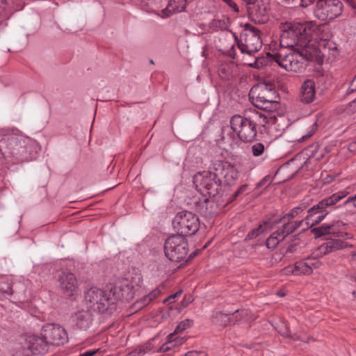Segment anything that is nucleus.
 <instances>
[{
	"label": "nucleus",
	"instance_id": "obj_43",
	"mask_svg": "<svg viewBox=\"0 0 356 356\" xmlns=\"http://www.w3.org/2000/svg\"><path fill=\"white\" fill-rule=\"evenodd\" d=\"M248 189V185L246 184H244L243 186H241L238 190L237 191H236L235 194H234V197L236 198L238 196H239L240 195H241L242 193H243L245 191H246Z\"/></svg>",
	"mask_w": 356,
	"mask_h": 356
},
{
	"label": "nucleus",
	"instance_id": "obj_27",
	"mask_svg": "<svg viewBox=\"0 0 356 356\" xmlns=\"http://www.w3.org/2000/svg\"><path fill=\"white\" fill-rule=\"evenodd\" d=\"M76 324L81 329H86L92 322V316L89 312H81L76 314Z\"/></svg>",
	"mask_w": 356,
	"mask_h": 356
},
{
	"label": "nucleus",
	"instance_id": "obj_10",
	"mask_svg": "<svg viewBox=\"0 0 356 356\" xmlns=\"http://www.w3.org/2000/svg\"><path fill=\"white\" fill-rule=\"evenodd\" d=\"M164 250L169 260L178 262L185 258L188 252V242L181 234H172L165 242Z\"/></svg>",
	"mask_w": 356,
	"mask_h": 356
},
{
	"label": "nucleus",
	"instance_id": "obj_50",
	"mask_svg": "<svg viewBox=\"0 0 356 356\" xmlns=\"http://www.w3.org/2000/svg\"><path fill=\"white\" fill-rule=\"evenodd\" d=\"M264 181H265V179H263L261 181H259V182L258 183L257 186H258V187H260V186H263V185H264Z\"/></svg>",
	"mask_w": 356,
	"mask_h": 356
},
{
	"label": "nucleus",
	"instance_id": "obj_34",
	"mask_svg": "<svg viewBox=\"0 0 356 356\" xmlns=\"http://www.w3.org/2000/svg\"><path fill=\"white\" fill-rule=\"evenodd\" d=\"M228 19H213L210 23V26L216 30L226 29L227 28Z\"/></svg>",
	"mask_w": 356,
	"mask_h": 356
},
{
	"label": "nucleus",
	"instance_id": "obj_39",
	"mask_svg": "<svg viewBox=\"0 0 356 356\" xmlns=\"http://www.w3.org/2000/svg\"><path fill=\"white\" fill-rule=\"evenodd\" d=\"M104 352H105L104 350H102V348H97V349L87 350V351L84 352L83 353L81 354L79 356H93L98 353H103Z\"/></svg>",
	"mask_w": 356,
	"mask_h": 356
},
{
	"label": "nucleus",
	"instance_id": "obj_7",
	"mask_svg": "<svg viewBox=\"0 0 356 356\" xmlns=\"http://www.w3.org/2000/svg\"><path fill=\"white\" fill-rule=\"evenodd\" d=\"M85 300L88 307L98 312H105L109 307L114 305L110 290L92 287L87 291L85 295Z\"/></svg>",
	"mask_w": 356,
	"mask_h": 356
},
{
	"label": "nucleus",
	"instance_id": "obj_24",
	"mask_svg": "<svg viewBox=\"0 0 356 356\" xmlns=\"http://www.w3.org/2000/svg\"><path fill=\"white\" fill-rule=\"evenodd\" d=\"M263 113H258L256 114L255 125L263 127L265 129L271 127V118H273V111L269 110H263Z\"/></svg>",
	"mask_w": 356,
	"mask_h": 356
},
{
	"label": "nucleus",
	"instance_id": "obj_12",
	"mask_svg": "<svg viewBox=\"0 0 356 356\" xmlns=\"http://www.w3.org/2000/svg\"><path fill=\"white\" fill-rule=\"evenodd\" d=\"M230 126L238 138L243 142H251L257 136L255 123L248 118L241 115H234L230 120Z\"/></svg>",
	"mask_w": 356,
	"mask_h": 356
},
{
	"label": "nucleus",
	"instance_id": "obj_3",
	"mask_svg": "<svg viewBox=\"0 0 356 356\" xmlns=\"http://www.w3.org/2000/svg\"><path fill=\"white\" fill-rule=\"evenodd\" d=\"M280 44H309L316 33L306 24L285 22L280 24Z\"/></svg>",
	"mask_w": 356,
	"mask_h": 356
},
{
	"label": "nucleus",
	"instance_id": "obj_57",
	"mask_svg": "<svg viewBox=\"0 0 356 356\" xmlns=\"http://www.w3.org/2000/svg\"><path fill=\"white\" fill-rule=\"evenodd\" d=\"M353 294L356 296V292H354Z\"/></svg>",
	"mask_w": 356,
	"mask_h": 356
},
{
	"label": "nucleus",
	"instance_id": "obj_19",
	"mask_svg": "<svg viewBox=\"0 0 356 356\" xmlns=\"http://www.w3.org/2000/svg\"><path fill=\"white\" fill-rule=\"evenodd\" d=\"M316 97V83L312 79L305 80L300 89L299 98L304 104H310Z\"/></svg>",
	"mask_w": 356,
	"mask_h": 356
},
{
	"label": "nucleus",
	"instance_id": "obj_25",
	"mask_svg": "<svg viewBox=\"0 0 356 356\" xmlns=\"http://www.w3.org/2000/svg\"><path fill=\"white\" fill-rule=\"evenodd\" d=\"M177 333L172 332L167 337V340L164 343H163V348L162 350L168 352L170 350V344L172 343H174L177 347L182 345L185 339L184 337H181L177 336Z\"/></svg>",
	"mask_w": 356,
	"mask_h": 356
},
{
	"label": "nucleus",
	"instance_id": "obj_35",
	"mask_svg": "<svg viewBox=\"0 0 356 356\" xmlns=\"http://www.w3.org/2000/svg\"><path fill=\"white\" fill-rule=\"evenodd\" d=\"M191 325V322L189 320H185L181 321L175 328L174 332L180 333L185 330L186 328L189 327Z\"/></svg>",
	"mask_w": 356,
	"mask_h": 356
},
{
	"label": "nucleus",
	"instance_id": "obj_4",
	"mask_svg": "<svg viewBox=\"0 0 356 356\" xmlns=\"http://www.w3.org/2000/svg\"><path fill=\"white\" fill-rule=\"evenodd\" d=\"M252 104L261 109L276 111L279 107V96L271 83H262L253 86L249 93Z\"/></svg>",
	"mask_w": 356,
	"mask_h": 356
},
{
	"label": "nucleus",
	"instance_id": "obj_23",
	"mask_svg": "<svg viewBox=\"0 0 356 356\" xmlns=\"http://www.w3.org/2000/svg\"><path fill=\"white\" fill-rule=\"evenodd\" d=\"M187 0H169L168 6L162 10L165 17H169L174 13H181L185 10Z\"/></svg>",
	"mask_w": 356,
	"mask_h": 356
},
{
	"label": "nucleus",
	"instance_id": "obj_31",
	"mask_svg": "<svg viewBox=\"0 0 356 356\" xmlns=\"http://www.w3.org/2000/svg\"><path fill=\"white\" fill-rule=\"evenodd\" d=\"M269 223L268 222H264L263 224L260 225L257 229H254L252 230L249 234H248V237L249 238H254L261 234L264 233L269 229Z\"/></svg>",
	"mask_w": 356,
	"mask_h": 356
},
{
	"label": "nucleus",
	"instance_id": "obj_46",
	"mask_svg": "<svg viewBox=\"0 0 356 356\" xmlns=\"http://www.w3.org/2000/svg\"><path fill=\"white\" fill-rule=\"evenodd\" d=\"M314 1L315 0H300V6L302 7H307L314 3Z\"/></svg>",
	"mask_w": 356,
	"mask_h": 356
},
{
	"label": "nucleus",
	"instance_id": "obj_32",
	"mask_svg": "<svg viewBox=\"0 0 356 356\" xmlns=\"http://www.w3.org/2000/svg\"><path fill=\"white\" fill-rule=\"evenodd\" d=\"M266 147L261 143H257L251 146V153L254 157H259L264 155Z\"/></svg>",
	"mask_w": 356,
	"mask_h": 356
},
{
	"label": "nucleus",
	"instance_id": "obj_22",
	"mask_svg": "<svg viewBox=\"0 0 356 356\" xmlns=\"http://www.w3.org/2000/svg\"><path fill=\"white\" fill-rule=\"evenodd\" d=\"M240 70L234 63L228 62L221 63L218 69L219 76L222 79L231 80L239 74Z\"/></svg>",
	"mask_w": 356,
	"mask_h": 356
},
{
	"label": "nucleus",
	"instance_id": "obj_33",
	"mask_svg": "<svg viewBox=\"0 0 356 356\" xmlns=\"http://www.w3.org/2000/svg\"><path fill=\"white\" fill-rule=\"evenodd\" d=\"M160 294H161V291L158 289H156L152 291L150 293H149V294H147L143 299H141V300H140L141 304L143 306L148 305L153 300H154L155 298L159 297L160 296Z\"/></svg>",
	"mask_w": 356,
	"mask_h": 356
},
{
	"label": "nucleus",
	"instance_id": "obj_2",
	"mask_svg": "<svg viewBox=\"0 0 356 356\" xmlns=\"http://www.w3.org/2000/svg\"><path fill=\"white\" fill-rule=\"evenodd\" d=\"M347 194L348 193L346 191H339L327 198L322 200L307 211V216L304 220L299 221L286 220L283 222V227L279 229L280 232H284L286 237L298 228L302 227V230H305L314 226L323 220L331 211L332 207L344 198Z\"/></svg>",
	"mask_w": 356,
	"mask_h": 356
},
{
	"label": "nucleus",
	"instance_id": "obj_56",
	"mask_svg": "<svg viewBox=\"0 0 356 356\" xmlns=\"http://www.w3.org/2000/svg\"><path fill=\"white\" fill-rule=\"evenodd\" d=\"M294 339H295V340H296V339H300L298 338V337H296L294 338Z\"/></svg>",
	"mask_w": 356,
	"mask_h": 356
},
{
	"label": "nucleus",
	"instance_id": "obj_41",
	"mask_svg": "<svg viewBox=\"0 0 356 356\" xmlns=\"http://www.w3.org/2000/svg\"><path fill=\"white\" fill-rule=\"evenodd\" d=\"M181 293V291H179L175 293V294L170 296L168 298L165 300V302H168L170 304L174 302L175 301V298L179 296Z\"/></svg>",
	"mask_w": 356,
	"mask_h": 356
},
{
	"label": "nucleus",
	"instance_id": "obj_17",
	"mask_svg": "<svg viewBox=\"0 0 356 356\" xmlns=\"http://www.w3.org/2000/svg\"><path fill=\"white\" fill-rule=\"evenodd\" d=\"M213 168L216 171L220 170L224 183L228 185L234 184L239 177V170L236 164L218 162L214 164Z\"/></svg>",
	"mask_w": 356,
	"mask_h": 356
},
{
	"label": "nucleus",
	"instance_id": "obj_38",
	"mask_svg": "<svg viewBox=\"0 0 356 356\" xmlns=\"http://www.w3.org/2000/svg\"><path fill=\"white\" fill-rule=\"evenodd\" d=\"M283 273L284 275H296V264L293 266H288L285 267L283 270Z\"/></svg>",
	"mask_w": 356,
	"mask_h": 356
},
{
	"label": "nucleus",
	"instance_id": "obj_21",
	"mask_svg": "<svg viewBox=\"0 0 356 356\" xmlns=\"http://www.w3.org/2000/svg\"><path fill=\"white\" fill-rule=\"evenodd\" d=\"M296 266V275H309L321 266V262L314 257H308L297 261Z\"/></svg>",
	"mask_w": 356,
	"mask_h": 356
},
{
	"label": "nucleus",
	"instance_id": "obj_36",
	"mask_svg": "<svg viewBox=\"0 0 356 356\" xmlns=\"http://www.w3.org/2000/svg\"><path fill=\"white\" fill-rule=\"evenodd\" d=\"M318 253H317V255H324L327 253H330L332 252V250L330 248V246L329 245L328 241L326 243H323L319 248H318Z\"/></svg>",
	"mask_w": 356,
	"mask_h": 356
},
{
	"label": "nucleus",
	"instance_id": "obj_11",
	"mask_svg": "<svg viewBox=\"0 0 356 356\" xmlns=\"http://www.w3.org/2000/svg\"><path fill=\"white\" fill-rule=\"evenodd\" d=\"M199 219L192 212L183 211L176 214L172 220L173 229L177 234L193 235L199 229Z\"/></svg>",
	"mask_w": 356,
	"mask_h": 356
},
{
	"label": "nucleus",
	"instance_id": "obj_18",
	"mask_svg": "<svg viewBox=\"0 0 356 356\" xmlns=\"http://www.w3.org/2000/svg\"><path fill=\"white\" fill-rule=\"evenodd\" d=\"M249 18L254 23L263 24L268 22V15L264 3L252 4L247 8Z\"/></svg>",
	"mask_w": 356,
	"mask_h": 356
},
{
	"label": "nucleus",
	"instance_id": "obj_28",
	"mask_svg": "<svg viewBox=\"0 0 356 356\" xmlns=\"http://www.w3.org/2000/svg\"><path fill=\"white\" fill-rule=\"evenodd\" d=\"M284 238L285 234L284 232H280L278 229L273 232L266 240V246L268 248L273 249L280 241L284 240Z\"/></svg>",
	"mask_w": 356,
	"mask_h": 356
},
{
	"label": "nucleus",
	"instance_id": "obj_5",
	"mask_svg": "<svg viewBox=\"0 0 356 356\" xmlns=\"http://www.w3.org/2000/svg\"><path fill=\"white\" fill-rule=\"evenodd\" d=\"M142 284V279L140 275H136L129 278H125L119 281L114 286L111 287L110 291L114 303L117 300H131L138 291Z\"/></svg>",
	"mask_w": 356,
	"mask_h": 356
},
{
	"label": "nucleus",
	"instance_id": "obj_40",
	"mask_svg": "<svg viewBox=\"0 0 356 356\" xmlns=\"http://www.w3.org/2000/svg\"><path fill=\"white\" fill-rule=\"evenodd\" d=\"M223 1L227 4L228 6H229L231 8L233 9V10L238 13H239V8L236 3L233 0H223Z\"/></svg>",
	"mask_w": 356,
	"mask_h": 356
},
{
	"label": "nucleus",
	"instance_id": "obj_8",
	"mask_svg": "<svg viewBox=\"0 0 356 356\" xmlns=\"http://www.w3.org/2000/svg\"><path fill=\"white\" fill-rule=\"evenodd\" d=\"M49 343L41 336L31 334L24 338L20 347L17 348L16 356H31L32 354H45L48 352Z\"/></svg>",
	"mask_w": 356,
	"mask_h": 356
},
{
	"label": "nucleus",
	"instance_id": "obj_49",
	"mask_svg": "<svg viewBox=\"0 0 356 356\" xmlns=\"http://www.w3.org/2000/svg\"><path fill=\"white\" fill-rule=\"evenodd\" d=\"M244 2H245L248 5H252L255 3V1L257 0H243Z\"/></svg>",
	"mask_w": 356,
	"mask_h": 356
},
{
	"label": "nucleus",
	"instance_id": "obj_37",
	"mask_svg": "<svg viewBox=\"0 0 356 356\" xmlns=\"http://www.w3.org/2000/svg\"><path fill=\"white\" fill-rule=\"evenodd\" d=\"M245 31H249L254 37H257V40H260V31L257 28L250 24H246L245 25Z\"/></svg>",
	"mask_w": 356,
	"mask_h": 356
},
{
	"label": "nucleus",
	"instance_id": "obj_55",
	"mask_svg": "<svg viewBox=\"0 0 356 356\" xmlns=\"http://www.w3.org/2000/svg\"><path fill=\"white\" fill-rule=\"evenodd\" d=\"M278 296H284V293H281V292H278L277 293Z\"/></svg>",
	"mask_w": 356,
	"mask_h": 356
},
{
	"label": "nucleus",
	"instance_id": "obj_47",
	"mask_svg": "<svg viewBox=\"0 0 356 356\" xmlns=\"http://www.w3.org/2000/svg\"><path fill=\"white\" fill-rule=\"evenodd\" d=\"M350 107L353 111H356V99L350 102Z\"/></svg>",
	"mask_w": 356,
	"mask_h": 356
},
{
	"label": "nucleus",
	"instance_id": "obj_15",
	"mask_svg": "<svg viewBox=\"0 0 356 356\" xmlns=\"http://www.w3.org/2000/svg\"><path fill=\"white\" fill-rule=\"evenodd\" d=\"M24 291V286L20 282H14L13 278L8 276H0V300L7 298L13 293Z\"/></svg>",
	"mask_w": 356,
	"mask_h": 356
},
{
	"label": "nucleus",
	"instance_id": "obj_53",
	"mask_svg": "<svg viewBox=\"0 0 356 356\" xmlns=\"http://www.w3.org/2000/svg\"><path fill=\"white\" fill-rule=\"evenodd\" d=\"M331 50L333 51V53H334L335 51H337V47H336V46H334V47H332V49H331Z\"/></svg>",
	"mask_w": 356,
	"mask_h": 356
},
{
	"label": "nucleus",
	"instance_id": "obj_48",
	"mask_svg": "<svg viewBox=\"0 0 356 356\" xmlns=\"http://www.w3.org/2000/svg\"><path fill=\"white\" fill-rule=\"evenodd\" d=\"M348 148H349V150H350V151H351V152H352V151H355V149H356V142H355V143H350V144L349 145Z\"/></svg>",
	"mask_w": 356,
	"mask_h": 356
},
{
	"label": "nucleus",
	"instance_id": "obj_26",
	"mask_svg": "<svg viewBox=\"0 0 356 356\" xmlns=\"http://www.w3.org/2000/svg\"><path fill=\"white\" fill-rule=\"evenodd\" d=\"M243 314H246L245 311H244V310L236 311L234 314H232V318H234L236 321H238V316H242ZM215 319H216V321H213L215 323L225 326L227 325L228 321L231 319V316H229L227 314L220 313V314H217V316L215 317Z\"/></svg>",
	"mask_w": 356,
	"mask_h": 356
},
{
	"label": "nucleus",
	"instance_id": "obj_45",
	"mask_svg": "<svg viewBox=\"0 0 356 356\" xmlns=\"http://www.w3.org/2000/svg\"><path fill=\"white\" fill-rule=\"evenodd\" d=\"M353 202V204L355 207H356V194L352 197H348L345 202L344 204H348L349 203Z\"/></svg>",
	"mask_w": 356,
	"mask_h": 356
},
{
	"label": "nucleus",
	"instance_id": "obj_9",
	"mask_svg": "<svg viewBox=\"0 0 356 356\" xmlns=\"http://www.w3.org/2000/svg\"><path fill=\"white\" fill-rule=\"evenodd\" d=\"M343 226L342 222H337L332 225H323L314 229V232L318 237L324 235H333L338 238L328 241L332 252H333L348 247V243L341 239V238L345 237L350 238V235L341 229V227H343Z\"/></svg>",
	"mask_w": 356,
	"mask_h": 356
},
{
	"label": "nucleus",
	"instance_id": "obj_6",
	"mask_svg": "<svg viewBox=\"0 0 356 356\" xmlns=\"http://www.w3.org/2000/svg\"><path fill=\"white\" fill-rule=\"evenodd\" d=\"M220 179L216 173L205 170L193 177V183L197 190L203 195L216 196L220 188Z\"/></svg>",
	"mask_w": 356,
	"mask_h": 356
},
{
	"label": "nucleus",
	"instance_id": "obj_51",
	"mask_svg": "<svg viewBox=\"0 0 356 356\" xmlns=\"http://www.w3.org/2000/svg\"><path fill=\"white\" fill-rule=\"evenodd\" d=\"M170 350L177 348L176 345L174 343L170 344Z\"/></svg>",
	"mask_w": 356,
	"mask_h": 356
},
{
	"label": "nucleus",
	"instance_id": "obj_16",
	"mask_svg": "<svg viewBox=\"0 0 356 356\" xmlns=\"http://www.w3.org/2000/svg\"><path fill=\"white\" fill-rule=\"evenodd\" d=\"M58 281L61 290L66 296H72L76 293L78 282L73 273L61 271L58 275Z\"/></svg>",
	"mask_w": 356,
	"mask_h": 356
},
{
	"label": "nucleus",
	"instance_id": "obj_44",
	"mask_svg": "<svg viewBox=\"0 0 356 356\" xmlns=\"http://www.w3.org/2000/svg\"><path fill=\"white\" fill-rule=\"evenodd\" d=\"M184 356H207L204 352L191 351L187 353Z\"/></svg>",
	"mask_w": 356,
	"mask_h": 356
},
{
	"label": "nucleus",
	"instance_id": "obj_30",
	"mask_svg": "<svg viewBox=\"0 0 356 356\" xmlns=\"http://www.w3.org/2000/svg\"><path fill=\"white\" fill-rule=\"evenodd\" d=\"M307 207L304 204L299 205L298 207L294 208L292 209L290 213L286 214L283 217L282 219V221L285 222L286 220L289 221L292 220L293 218L297 217L300 213H302Z\"/></svg>",
	"mask_w": 356,
	"mask_h": 356
},
{
	"label": "nucleus",
	"instance_id": "obj_1",
	"mask_svg": "<svg viewBox=\"0 0 356 356\" xmlns=\"http://www.w3.org/2000/svg\"><path fill=\"white\" fill-rule=\"evenodd\" d=\"M222 47L223 48L219 49V51L232 58H235L236 50H238L243 55V59L245 56L253 57L254 58V63L248 64L251 67L260 68L275 60L280 66L287 71L291 72H298L302 67V64L298 58L309 61H314L317 64L321 65L323 60L324 52L327 50V46H322L323 49H319L318 46H298V48L296 49L295 52L281 58L280 56H275L269 52H266L264 56H260L258 54L260 48L254 46Z\"/></svg>",
	"mask_w": 356,
	"mask_h": 356
},
{
	"label": "nucleus",
	"instance_id": "obj_14",
	"mask_svg": "<svg viewBox=\"0 0 356 356\" xmlns=\"http://www.w3.org/2000/svg\"><path fill=\"white\" fill-rule=\"evenodd\" d=\"M41 334L47 339L49 345L60 346L67 341L65 330L56 324H47L43 326Z\"/></svg>",
	"mask_w": 356,
	"mask_h": 356
},
{
	"label": "nucleus",
	"instance_id": "obj_29",
	"mask_svg": "<svg viewBox=\"0 0 356 356\" xmlns=\"http://www.w3.org/2000/svg\"><path fill=\"white\" fill-rule=\"evenodd\" d=\"M271 122V127L274 126V129L277 131H283L287 127V122L285 117L283 115L276 116L274 113H273Z\"/></svg>",
	"mask_w": 356,
	"mask_h": 356
},
{
	"label": "nucleus",
	"instance_id": "obj_54",
	"mask_svg": "<svg viewBox=\"0 0 356 356\" xmlns=\"http://www.w3.org/2000/svg\"><path fill=\"white\" fill-rule=\"evenodd\" d=\"M1 5H3V0H0V8H1Z\"/></svg>",
	"mask_w": 356,
	"mask_h": 356
},
{
	"label": "nucleus",
	"instance_id": "obj_20",
	"mask_svg": "<svg viewBox=\"0 0 356 356\" xmlns=\"http://www.w3.org/2000/svg\"><path fill=\"white\" fill-rule=\"evenodd\" d=\"M163 343H161L158 337L149 340L146 343L131 353V356H141L147 353H166L162 350Z\"/></svg>",
	"mask_w": 356,
	"mask_h": 356
},
{
	"label": "nucleus",
	"instance_id": "obj_13",
	"mask_svg": "<svg viewBox=\"0 0 356 356\" xmlns=\"http://www.w3.org/2000/svg\"><path fill=\"white\" fill-rule=\"evenodd\" d=\"M7 143V148L10 150V153L13 156H17L27 152L35 141L23 135L19 130L15 129L8 137Z\"/></svg>",
	"mask_w": 356,
	"mask_h": 356
},
{
	"label": "nucleus",
	"instance_id": "obj_52",
	"mask_svg": "<svg viewBox=\"0 0 356 356\" xmlns=\"http://www.w3.org/2000/svg\"><path fill=\"white\" fill-rule=\"evenodd\" d=\"M286 3H294L297 0H283Z\"/></svg>",
	"mask_w": 356,
	"mask_h": 356
},
{
	"label": "nucleus",
	"instance_id": "obj_42",
	"mask_svg": "<svg viewBox=\"0 0 356 356\" xmlns=\"http://www.w3.org/2000/svg\"><path fill=\"white\" fill-rule=\"evenodd\" d=\"M181 293V291H179L175 293V294L170 296L168 298L165 300V302H168L170 304L174 302L175 301V298L179 296Z\"/></svg>",
	"mask_w": 356,
	"mask_h": 356
}]
</instances>
